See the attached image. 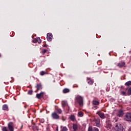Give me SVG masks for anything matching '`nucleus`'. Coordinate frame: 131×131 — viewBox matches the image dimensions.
Returning a JSON list of instances; mask_svg holds the SVG:
<instances>
[{"mask_svg":"<svg viewBox=\"0 0 131 131\" xmlns=\"http://www.w3.org/2000/svg\"><path fill=\"white\" fill-rule=\"evenodd\" d=\"M70 92V90L67 88H66L63 90V94H67V93H69Z\"/></svg>","mask_w":131,"mask_h":131,"instance_id":"obj_18","label":"nucleus"},{"mask_svg":"<svg viewBox=\"0 0 131 131\" xmlns=\"http://www.w3.org/2000/svg\"><path fill=\"white\" fill-rule=\"evenodd\" d=\"M40 122L41 123H43V122H45V120L43 119H41L40 120Z\"/></svg>","mask_w":131,"mask_h":131,"instance_id":"obj_33","label":"nucleus"},{"mask_svg":"<svg viewBox=\"0 0 131 131\" xmlns=\"http://www.w3.org/2000/svg\"><path fill=\"white\" fill-rule=\"evenodd\" d=\"M93 122L95 123V124H94L95 126L100 127V119H95L93 120Z\"/></svg>","mask_w":131,"mask_h":131,"instance_id":"obj_8","label":"nucleus"},{"mask_svg":"<svg viewBox=\"0 0 131 131\" xmlns=\"http://www.w3.org/2000/svg\"><path fill=\"white\" fill-rule=\"evenodd\" d=\"M94 107L95 109H98V108H99L97 106H94Z\"/></svg>","mask_w":131,"mask_h":131,"instance_id":"obj_34","label":"nucleus"},{"mask_svg":"<svg viewBox=\"0 0 131 131\" xmlns=\"http://www.w3.org/2000/svg\"><path fill=\"white\" fill-rule=\"evenodd\" d=\"M54 112H56V113L57 114H62V110H61L60 108H55V111Z\"/></svg>","mask_w":131,"mask_h":131,"instance_id":"obj_13","label":"nucleus"},{"mask_svg":"<svg viewBox=\"0 0 131 131\" xmlns=\"http://www.w3.org/2000/svg\"><path fill=\"white\" fill-rule=\"evenodd\" d=\"M45 74H46V72H45V71H41L40 73V75H41V76L45 75Z\"/></svg>","mask_w":131,"mask_h":131,"instance_id":"obj_25","label":"nucleus"},{"mask_svg":"<svg viewBox=\"0 0 131 131\" xmlns=\"http://www.w3.org/2000/svg\"><path fill=\"white\" fill-rule=\"evenodd\" d=\"M42 97H43V92H41L39 94H37L36 96V98H37V99H41Z\"/></svg>","mask_w":131,"mask_h":131,"instance_id":"obj_12","label":"nucleus"},{"mask_svg":"<svg viewBox=\"0 0 131 131\" xmlns=\"http://www.w3.org/2000/svg\"><path fill=\"white\" fill-rule=\"evenodd\" d=\"M47 51L48 50L46 49H44V50H42V54H46V53H47Z\"/></svg>","mask_w":131,"mask_h":131,"instance_id":"obj_29","label":"nucleus"},{"mask_svg":"<svg viewBox=\"0 0 131 131\" xmlns=\"http://www.w3.org/2000/svg\"><path fill=\"white\" fill-rule=\"evenodd\" d=\"M125 120L126 121H130L131 122V113H127L125 116Z\"/></svg>","mask_w":131,"mask_h":131,"instance_id":"obj_4","label":"nucleus"},{"mask_svg":"<svg viewBox=\"0 0 131 131\" xmlns=\"http://www.w3.org/2000/svg\"><path fill=\"white\" fill-rule=\"evenodd\" d=\"M56 130H57V131H58V128H56Z\"/></svg>","mask_w":131,"mask_h":131,"instance_id":"obj_38","label":"nucleus"},{"mask_svg":"<svg viewBox=\"0 0 131 131\" xmlns=\"http://www.w3.org/2000/svg\"><path fill=\"white\" fill-rule=\"evenodd\" d=\"M88 83L89 84H93L94 83V80H92L91 78L87 77Z\"/></svg>","mask_w":131,"mask_h":131,"instance_id":"obj_14","label":"nucleus"},{"mask_svg":"<svg viewBox=\"0 0 131 131\" xmlns=\"http://www.w3.org/2000/svg\"><path fill=\"white\" fill-rule=\"evenodd\" d=\"M61 104L63 108H64V107H66V106H67V101H62Z\"/></svg>","mask_w":131,"mask_h":131,"instance_id":"obj_15","label":"nucleus"},{"mask_svg":"<svg viewBox=\"0 0 131 131\" xmlns=\"http://www.w3.org/2000/svg\"><path fill=\"white\" fill-rule=\"evenodd\" d=\"M86 113H88V114H89V112H86Z\"/></svg>","mask_w":131,"mask_h":131,"instance_id":"obj_40","label":"nucleus"},{"mask_svg":"<svg viewBox=\"0 0 131 131\" xmlns=\"http://www.w3.org/2000/svg\"><path fill=\"white\" fill-rule=\"evenodd\" d=\"M37 41L38 42V43H41V40H40V38L37 39Z\"/></svg>","mask_w":131,"mask_h":131,"instance_id":"obj_31","label":"nucleus"},{"mask_svg":"<svg viewBox=\"0 0 131 131\" xmlns=\"http://www.w3.org/2000/svg\"><path fill=\"white\" fill-rule=\"evenodd\" d=\"M128 131H131V127L129 128Z\"/></svg>","mask_w":131,"mask_h":131,"instance_id":"obj_36","label":"nucleus"},{"mask_svg":"<svg viewBox=\"0 0 131 131\" xmlns=\"http://www.w3.org/2000/svg\"><path fill=\"white\" fill-rule=\"evenodd\" d=\"M115 131H123V126L120 123H116L114 127Z\"/></svg>","mask_w":131,"mask_h":131,"instance_id":"obj_2","label":"nucleus"},{"mask_svg":"<svg viewBox=\"0 0 131 131\" xmlns=\"http://www.w3.org/2000/svg\"><path fill=\"white\" fill-rule=\"evenodd\" d=\"M126 93H125V92H124V91L121 92V94L122 95V96H126Z\"/></svg>","mask_w":131,"mask_h":131,"instance_id":"obj_27","label":"nucleus"},{"mask_svg":"<svg viewBox=\"0 0 131 131\" xmlns=\"http://www.w3.org/2000/svg\"><path fill=\"white\" fill-rule=\"evenodd\" d=\"M100 102L97 100H93V105H99Z\"/></svg>","mask_w":131,"mask_h":131,"instance_id":"obj_20","label":"nucleus"},{"mask_svg":"<svg viewBox=\"0 0 131 131\" xmlns=\"http://www.w3.org/2000/svg\"><path fill=\"white\" fill-rule=\"evenodd\" d=\"M69 119H70V120H72V121H74V120H75V116L73 115H72L69 117Z\"/></svg>","mask_w":131,"mask_h":131,"instance_id":"obj_16","label":"nucleus"},{"mask_svg":"<svg viewBox=\"0 0 131 131\" xmlns=\"http://www.w3.org/2000/svg\"><path fill=\"white\" fill-rule=\"evenodd\" d=\"M35 88L37 89V91H35V93H37L38 91L42 90V85L41 83L37 84Z\"/></svg>","mask_w":131,"mask_h":131,"instance_id":"obj_5","label":"nucleus"},{"mask_svg":"<svg viewBox=\"0 0 131 131\" xmlns=\"http://www.w3.org/2000/svg\"><path fill=\"white\" fill-rule=\"evenodd\" d=\"M8 105L4 104L3 105V107H2L3 110H4V111L8 110Z\"/></svg>","mask_w":131,"mask_h":131,"instance_id":"obj_19","label":"nucleus"},{"mask_svg":"<svg viewBox=\"0 0 131 131\" xmlns=\"http://www.w3.org/2000/svg\"><path fill=\"white\" fill-rule=\"evenodd\" d=\"M75 104H79V106H83V97L78 95L75 98Z\"/></svg>","mask_w":131,"mask_h":131,"instance_id":"obj_1","label":"nucleus"},{"mask_svg":"<svg viewBox=\"0 0 131 131\" xmlns=\"http://www.w3.org/2000/svg\"><path fill=\"white\" fill-rule=\"evenodd\" d=\"M127 93H128V94L129 95V96H130V95H131V87L129 88L128 89Z\"/></svg>","mask_w":131,"mask_h":131,"instance_id":"obj_24","label":"nucleus"},{"mask_svg":"<svg viewBox=\"0 0 131 131\" xmlns=\"http://www.w3.org/2000/svg\"><path fill=\"white\" fill-rule=\"evenodd\" d=\"M123 114H124L123 111L120 110L118 112L117 116H118V117H122V116H123Z\"/></svg>","mask_w":131,"mask_h":131,"instance_id":"obj_11","label":"nucleus"},{"mask_svg":"<svg viewBox=\"0 0 131 131\" xmlns=\"http://www.w3.org/2000/svg\"><path fill=\"white\" fill-rule=\"evenodd\" d=\"M93 131H99V128L96 127H94L93 128Z\"/></svg>","mask_w":131,"mask_h":131,"instance_id":"obj_30","label":"nucleus"},{"mask_svg":"<svg viewBox=\"0 0 131 131\" xmlns=\"http://www.w3.org/2000/svg\"><path fill=\"white\" fill-rule=\"evenodd\" d=\"M32 93H33V91H32V90H29L28 92V95H32Z\"/></svg>","mask_w":131,"mask_h":131,"instance_id":"obj_26","label":"nucleus"},{"mask_svg":"<svg viewBox=\"0 0 131 131\" xmlns=\"http://www.w3.org/2000/svg\"><path fill=\"white\" fill-rule=\"evenodd\" d=\"M43 48H47V47H48L47 46V44H46V45H43Z\"/></svg>","mask_w":131,"mask_h":131,"instance_id":"obj_35","label":"nucleus"},{"mask_svg":"<svg viewBox=\"0 0 131 131\" xmlns=\"http://www.w3.org/2000/svg\"><path fill=\"white\" fill-rule=\"evenodd\" d=\"M77 128H78V127L77 126V125L76 124H74L73 125V129L74 131L77 130Z\"/></svg>","mask_w":131,"mask_h":131,"instance_id":"obj_17","label":"nucleus"},{"mask_svg":"<svg viewBox=\"0 0 131 131\" xmlns=\"http://www.w3.org/2000/svg\"><path fill=\"white\" fill-rule=\"evenodd\" d=\"M2 56V55H1V54H0V57H1Z\"/></svg>","mask_w":131,"mask_h":131,"instance_id":"obj_39","label":"nucleus"},{"mask_svg":"<svg viewBox=\"0 0 131 131\" xmlns=\"http://www.w3.org/2000/svg\"><path fill=\"white\" fill-rule=\"evenodd\" d=\"M52 119H55V120H59L60 119V116L56 112H53L51 115Z\"/></svg>","mask_w":131,"mask_h":131,"instance_id":"obj_3","label":"nucleus"},{"mask_svg":"<svg viewBox=\"0 0 131 131\" xmlns=\"http://www.w3.org/2000/svg\"><path fill=\"white\" fill-rule=\"evenodd\" d=\"M88 131H93V127L90 126L88 128Z\"/></svg>","mask_w":131,"mask_h":131,"instance_id":"obj_28","label":"nucleus"},{"mask_svg":"<svg viewBox=\"0 0 131 131\" xmlns=\"http://www.w3.org/2000/svg\"><path fill=\"white\" fill-rule=\"evenodd\" d=\"M47 39L48 41H52L53 39V34L51 33H47Z\"/></svg>","mask_w":131,"mask_h":131,"instance_id":"obj_6","label":"nucleus"},{"mask_svg":"<svg viewBox=\"0 0 131 131\" xmlns=\"http://www.w3.org/2000/svg\"><path fill=\"white\" fill-rule=\"evenodd\" d=\"M117 66L119 67V68H122V67H125V62L124 61H120L118 63Z\"/></svg>","mask_w":131,"mask_h":131,"instance_id":"obj_7","label":"nucleus"},{"mask_svg":"<svg viewBox=\"0 0 131 131\" xmlns=\"http://www.w3.org/2000/svg\"><path fill=\"white\" fill-rule=\"evenodd\" d=\"M96 114L99 115V117H100V118H101V119H105V118H106V116H105V114L103 113H101L100 112H97L96 113Z\"/></svg>","mask_w":131,"mask_h":131,"instance_id":"obj_9","label":"nucleus"},{"mask_svg":"<svg viewBox=\"0 0 131 131\" xmlns=\"http://www.w3.org/2000/svg\"><path fill=\"white\" fill-rule=\"evenodd\" d=\"M125 85L129 86L131 85V81H128L125 83Z\"/></svg>","mask_w":131,"mask_h":131,"instance_id":"obj_22","label":"nucleus"},{"mask_svg":"<svg viewBox=\"0 0 131 131\" xmlns=\"http://www.w3.org/2000/svg\"><path fill=\"white\" fill-rule=\"evenodd\" d=\"M111 126H112V124L110 122H106L105 127L107 129H111Z\"/></svg>","mask_w":131,"mask_h":131,"instance_id":"obj_10","label":"nucleus"},{"mask_svg":"<svg viewBox=\"0 0 131 131\" xmlns=\"http://www.w3.org/2000/svg\"><path fill=\"white\" fill-rule=\"evenodd\" d=\"M68 130V128H67V127L64 126L63 128L61 129V131H67Z\"/></svg>","mask_w":131,"mask_h":131,"instance_id":"obj_23","label":"nucleus"},{"mask_svg":"<svg viewBox=\"0 0 131 131\" xmlns=\"http://www.w3.org/2000/svg\"><path fill=\"white\" fill-rule=\"evenodd\" d=\"M88 116H89L90 117H91V115H88Z\"/></svg>","mask_w":131,"mask_h":131,"instance_id":"obj_37","label":"nucleus"},{"mask_svg":"<svg viewBox=\"0 0 131 131\" xmlns=\"http://www.w3.org/2000/svg\"><path fill=\"white\" fill-rule=\"evenodd\" d=\"M78 116L79 117H82L83 116V113L82 112H79L78 113Z\"/></svg>","mask_w":131,"mask_h":131,"instance_id":"obj_21","label":"nucleus"},{"mask_svg":"<svg viewBox=\"0 0 131 131\" xmlns=\"http://www.w3.org/2000/svg\"><path fill=\"white\" fill-rule=\"evenodd\" d=\"M33 41L34 43H35L37 42V39H34Z\"/></svg>","mask_w":131,"mask_h":131,"instance_id":"obj_32","label":"nucleus"}]
</instances>
